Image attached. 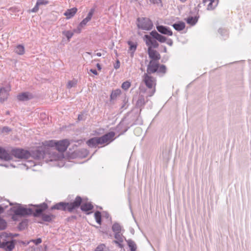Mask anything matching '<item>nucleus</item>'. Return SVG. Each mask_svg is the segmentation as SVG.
<instances>
[{"instance_id": "f257e3e1", "label": "nucleus", "mask_w": 251, "mask_h": 251, "mask_svg": "<svg viewBox=\"0 0 251 251\" xmlns=\"http://www.w3.org/2000/svg\"><path fill=\"white\" fill-rule=\"evenodd\" d=\"M13 156L20 159H27L30 156V153L21 149H14L11 151V154L4 149L0 147V158L5 161H9L13 158Z\"/></svg>"}, {"instance_id": "f03ea898", "label": "nucleus", "mask_w": 251, "mask_h": 251, "mask_svg": "<svg viewBox=\"0 0 251 251\" xmlns=\"http://www.w3.org/2000/svg\"><path fill=\"white\" fill-rule=\"evenodd\" d=\"M82 203V198L80 196H76L75 200L71 202H59L52 205L50 210H58L62 211H68L69 212H73L75 210L79 207Z\"/></svg>"}, {"instance_id": "7ed1b4c3", "label": "nucleus", "mask_w": 251, "mask_h": 251, "mask_svg": "<svg viewBox=\"0 0 251 251\" xmlns=\"http://www.w3.org/2000/svg\"><path fill=\"white\" fill-rule=\"evenodd\" d=\"M48 208V205L45 202L34 205L32 208L34 209L32 215L35 217L41 216L42 220L44 222H51L55 218V216L51 213H43Z\"/></svg>"}, {"instance_id": "20e7f679", "label": "nucleus", "mask_w": 251, "mask_h": 251, "mask_svg": "<svg viewBox=\"0 0 251 251\" xmlns=\"http://www.w3.org/2000/svg\"><path fill=\"white\" fill-rule=\"evenodd\" d=\"M34 209L31 208H24L19 205L18 206H13L10 209L12 213L11 219L14 221L18 220L19 216H25L31 215Z\"/></svg>"}, {"instance_id": "39448f33", "label": "nucleus", "mask_w": 251, "mask_h": 251, "mask_svg": "<svg viewBox=\"0 0 251 251\" xmlns=\"http://www.w3.org/2000/svg\"><path fill=\"white\" fill-rule=\"evenodd\" d=\"M12 237L5 232L0 234V248L6 251H12L15 247V240H11Z\"/></svg>"}, {"instance_id": "423d86ee", "label": "nucleus", "mask_w": 251, "mask_h": 251, "mask_svg": "<svg viewBox=\"0 0 251 251\" xmlns=\"http://www.w3.org/2000/svg\"><path fill=\"white\" fill-rule=\"evenodd\" d=\"M143 81L147 87L149 89L147 92L148 97H151L155 92L156 79L148 74H144Z\"/></svg>"}, {"instance_id": "0eeeda50", "label": "nucleus", "mask_w": 251, "mask_h": 251, "mask_svg": "<svg viewBox=\"0 0 251 251\" xmlns=\"http://www.w3.org/2000/svg\"><path fill=\"white\" fill-rule=\"evenodd\" d=\"M139 23L137 25L138 28L143 30H149L152 28L153 24L151 20L147 18H138Z\"/></svg>"}, {"instance_id": "6e6552de", "label": "nucleus", "mask_w": 251, "mask_h": 251, "mask_svg": "<svg viewBox=\"0 0 251 251\" xmlns=\"http://www.w3.org/2000/svg\"><path fill=\"white\" fill-rule=\"evenodd\" d=\"M115 133L113 131H110L103 136L100 137V145L103 144H108L114 140Z\"/></svg>"}, {"instance_id": "1a4fd4ad", "label": "nucleus", "mask_w": 251, "mask_h": 251, "mask_svg": "<svg viewBox=\"0 0 251 251\" xmlns=\"http://www.w3.org/2000/svg\"><path fill=\"white\" fill-rule=\"evenodd\" d=\"M69 144V141L67 139L57 141L56 149L59 152H63L67 150Z\"/></svg>"}, {"instance_id": "9d476101", "label": "nucleus", "mask_w": 251, "mask_h": 251, "mask_svg": "<svg viewBox=\"0 0 251 251\" xmlns=\"http://www.w3.org/2000/svg\"><path fill=\"white\" fill-rule=\"evenodd\" d=\"M158 61L151 60L147 66L146 74L150 75L156 72L158 69Z\"/></svg>"}, {"instance_id": "9b49d317", "label": "nucleus", "mask_w": 251, "mask_h": 251, "mask_svg": "<svg viewBox=\"0 0 251 251\" xmlns=\"http://www.w3.org/2000/svg\"><path fill=\"white\" fill-rule=\"evenodd\" d=\"M145 38L146 39V45L149 47H151L152 48H157L159 46V44L157 40L153 38L150 34L145 35Z\"/></svg>"}, {"instance_id": "f8f14e48", "label": "nucleus", "mask_w": 251, "mask_h": 251, "mask_svg": "<svg viewBox=\"0 0 251 251\" xmlns=\"http://www.w3.org/2000/svg\"><path fill=\"white\" fill-rule=\"evenodd\" d=\"M10 90L11 89L9 86L0 88V101L1 102H3L7 99L9 95L8 93Z\"/></svg>"}, {"instance_id": "ddd939ff", "label": "nucleus", "mask_w": 251, "mask_h": 251, "mask_svg": "<svg viewBox=\"0 0 251 251\" xmlns=\"http://www.w3.org/2000/svg\"><path fill=\"white\" fill-rule=\"evenodd\" d=\"M148 53L149 57L151 59V60L158 61L160 59V54L156 50L151 49V47H149L148 48Z\"/></svg>"}, {"instance_id": "4468645a", "label": "nucleus", "mask_w": 251, "mask_h": 251, "mask_svg": "<svg viewBox=\"0 0 251 251\" xmlns=\"http://www.w3.org/2000/svg\"><path fill=\"white\" fill-rule=\"evenodd\" d=\"M156 29L161 34L168 36H172L173 32L169 27L164 25H157Z\"/></svg>"}, {"instance_id": "2eb2a0df", "label": "nucleus", "mask_w": 251, "mask_h": 251, "mask_svg": "<svg viewBox=\"0 0 251 251\" xmlns=\"http://www.w3.org/2000/svg\"><path fill=\"white\" fill-rule=\"evenodd\" d=\"M150 35L160 43H164L167 41V38L160 34L156 30H153L150 32Z\"/></svg>"}, {"instance_id": "dca6fc26", "label": "nucleus", "mask_w": 251, "mask_h": 251, "mask_svg": "<svg viewBox=\"0 0 251 251\" xmlns=\"http://www.w3.org/2000/svg\"><path fill=\"white\" fill-rule=\"evenodd\" d=\"M45 155V152L43 151H41L40 150H36L32 151L31 153H30V156L36 160H40L42 158H44Z\"/></svg>"}, {"instance_id": "f3484780", "label": "nucleus", "mask_w": 251, "mask_h": 251, "mask_svg": "<svg viewBox=\"0 0 251 251\" xmlns=\"http://www.w3.org/2000/svg\"><path fill=\"white\" fill-rule=\"evenodd\" d=\"M94 12V9H91L89 12L88 13L87 17L80 22L78 25H79L80 27L83 28L87 24V23L89 21H90L93 15Z\"/></svg>"}, {"instance_id": "a211bd4d", "label": "nucleus", "mask_w": 251, "mask_h": 251, "mask_svg": "<svg viewBox=\"0 0 251 251\" xmlns=\"http://www.w3.org/2000/svg\"><path fill=\"white\" fill-rule=\"evenodd\" d=\"M80 209L83 212H87L90 210H91L93 209L94 206L91 202H83L82 201V203L80 205Z\"/></svg>"}, {"instance_id": "6ab92c4d", "label": "nucleus", "mask_w": 251, "mask_h": 251, "mask_svg": "<svg viewBox=\"0 0 251 251\" xmlns=\"http://www.w3.org/2000/svg\"><path fill=\"white\" fill-rule=\"evenodd\" d=\"M17 98L20 101H26L32 99V96L29 93L25 92L18 95Z\"/></svg>"}, {"instance_id": "aec40b11", "label": "nucleus", "mask_w": 251, "mask_h": 251, "mask_svg": "<svg viewBox=\"0 0 251 251\" xmlns=\"http://www.w3.org/2000/svg\"><path fill=\"white\" fill-rule=\"evenodd\" d=\"M100 139L98 137H93L87 141V144L90 147H96L97 145L99 144L100 145Z\"/></svg>"}, {"instance_id": "412c9836", "label": "nucleus", "mask_w": 251, "mask_h": 251, "mask_svg": "<svg viewBox=\"0 0 251 251\" xmlns=\"http://www.w3.org/2000/svg\"><path fill=\"white\" fill-rule=\"evenodd\" d=\"M48 0H37L34 7L31 10L32 12H36L39 10V7L40 5H46L48 3Z\"/></svg>"}, {"instance_id": "4be33fe9", "label": "nucleus", "mask_w": 251, "mask_h": 251, "mask_svg": "<svg viewBox=\"0 0 251 251\" xmlns=\"http://www.w3.org/2000/svg\"><path fill=\"white\" fill-rule=\"evenodd\" d=\"M148 100H146L145 97L143 95H139L138 99L136 102V105L138 108L143 107Z\"/></svg>"}, {"instance_id": "5701e85b", "label": "nucleus", "mask_w": 251, "mask_h": 251, "mask_svg": "<svg viewBox=\"0 0 251 251\" xmlns=\"http://www.w3.org/2000/svg\"><path fill=\"white\" fill-rule=\"evenodd\" d=\"M173 26L176 30L180 31L185 28V24L184 22L180 21L173 24Z\"/></svg>"}, {"instance_id": "b1692460", "label": "nucleus", "mask_w": 251, "mask_h": 251, "mask_svg": "<svg viewBox=\"0 0 251 251\" xmlns=\"http://www.w3.org/2000/svg\"><path fill=\"white\" fill-rule=\"evenodd\" d=\"M77 12V8L74 7L70 9H68L64 13V15L67 17V19H70L73 17Z\"/></svg>"}, {"instance_id": "393cba45", "label": "nucleus", "mask_w": 251, "mask_h": 251, "mask_svg": "<svg viewBox=\"0 0 251 251\" xmlns=\"http://www.w3.org/2000/svg\"><path fill=\"white\" fill-rule=\"evenodd\" d=\"M210 1L207 8L208 10H213L216 7L218 4L219 0H210Z\"/></svg>"}, {"instance_id": "a878e982", "label": "nucleus", "mask_w": 251, "mask_h": 251, "mask_svg": "<svg viewBox=\"0 0 251 251\" xmlns=\"http://www.w3.org/2000/svg\"><path fill=\"white\" fill-rule=\"evenodd\" d=\"M112 229L114 233H121L122 230L121 226L119 224L115 223L113 225Z\"/></svg>"}, {"instance_id": "bb28decb", "label": "nucleus", "mask_w": 251, "mask_h": 251, "mask_svg": "<svg viewBox=\"0 0 251 251\" xmlns=\"http://www.w3.org/2000/svg\"><path fill=\"white\" fill-rule=\"evenodd\" d=\"M14 50L16 53L23 55L25 53V48L23 46L19 45L16 47Z\"/></svg>"}, {"instance_id": "cd10ccee", "label": "nucleus", "mask_w": 251, "mask_h": 251, "mask_svg": "<svg viewBox=\"0 0 251 251\" xmlns=\"http://www.w3.org/2000/svg\"><path fill=\"white\" fill-rule=\"evenodd\" d=\"M128 45L129 46V50L131 51V55L133 56L134 52L136 50L137 48V45L134 44L132 41H128Z\"/></svg>"}, {"instance_id": "c85d7f7f", "label": "nucleus", "mask_w": 251, "mask_h": 251, "mask_svg": "<svg viewBox=\"0 0 251 251\" xmlns=\"http://www.w3.org/2000/svg\"><path fill=\"white\" fill-rule=\"evenodd\" d=\"M121 90L119 89L113 91L110 95V99L111 100H115L121 94Z\"/></svg>"}, {"instance_id": "c756f323", "label": "nucleus", "mask_w": 251, "mask_h": 251, "mask_svg": "<svg viewBox=\"0 0 251 251\" xmlns=\"http://www.w3.org/2000/svg\"><path fill=\"white\" fill-rule=\"evenodd\" d=\"M127 242V245L128 247L130 248V251H136L137 249V246L135 242L131 240H128Z\"/></svg>"}, {"instance_id": "7c9ffc66", "label": "nucleus", "mask_w": 251, "mask_h": 251, "mask_svg": "<svg viewBox=\"0 0 251 251\" xmlns=\"http://www.w3.org/2000/svg\"><path fill=\"white\" fill-rule=\"evenodd\" d=\"M57 141L55 140H50L45 141L44 143V145L45 146H48L50 147H55L56 148Z\"/></svg>"}, {"instance_id": "2f4dec72", "label": "nucleus", "mask_w": 251, "mask_h": 251, "mask_svg": "<svg viewBox=\"0 0 251 251\" xmlns=\"http://www.w3.org/2000/svg\"><path fill=\"white\" fill-rule=\"evenodd\" d=\"M95 218L97 223L100 225L101 223V213L97 211L95 213Z\"/></svg>"}, {"instance_id": "473e14b6", "label": "nucleus", "mask_w": 251, "mask_h": 251, "mask_svg": "<svg viewBox=\"0 0 251 251\" xmlns=\"http://www.w3.org/2000/svg\"><path fill=\"white\" fill-rule=\"evenodd\" d=\"M197 21L198 20L196 18V17H189L186 20L187 23L192 25H195L196 23L197 22Z\"/></svg>"}, {"instance_id": "72a5a7b5", "label": "nucleus", "mask_w": 251, "mask_h": 251, "mask_svg": "<svg viewBox=\"0 0 251 251\" xmlns=\"http://www.w3.org/2000/svg\"><path fill=\"white\" fill-rule=\"evenodd\" d=\"M62 34L65 36L69 41L74 35V32L69 30L63 31Z\"/></svg>"}, {"instance_id": "f704fd0d", "label": "nucleus", "mask_w": 251, "mask_h": 251, "mask_svg": "<svg viewBox=\"0 0 251 251\" xmlns=\"http://www.w3.org/2000/svg\"><path fill=\"white\" fill-rule=\"evenodd\" d=\"M166 72V67L164 65H158V69L156 72L158 73H161L164 74Z\"/></svg>"}, {"instance_id": "c9c22d12", "label": "nucleus", "mask_w": 251, "mask_h": 251, "mask_svg": "<svg viewBox=\"0 0 251 251\" xmlns=\"http://www.w3.org/2000/svg\"><path fill=\"white\" fill-rule=\"evenodd\" d=\"M7 226L6 221L0 217V230L4 229Z\"/></svg>"}, {"instance_id": "e433bc0d", "label": "nucleus", "mask_w": 251, "mask_h": 251, "mask_svg": "<svg viewBox=\"0 0 251 251\" xmlns=\"http://www.w3.org/2000/svg\"><path fill=\"white\" fill-rule=\"evenodd\" d=\"M131 83L128 81L124 82L122 85V88L125 90H127L130 87Z\"/></svg>"}, {"instance_id": "4c0bfd02", "label": "nucleus", "mask_w": 251, "mask_h": 251, "mask_svg": "<svg viewBox=\"0 0 251 251\" xmlns=\"http://www.w3.org/2000/svg\"><path fill=\"white\" fill-rule=\"evenodd\" d=\"M124 242V239L120 240V241L119 240H113V243L116 244L117 246L121 249H122L124 248V246L122 244V243Z\"/></svg>"}, {"instance_id": "58836bf2", "label": "nucleus", "mask_w": 251, "mask_h": 251, "mask_svg": "<svg viewBox=\"0 0 251 251\" xmlns=\"http://www.w3.org/2000/svg\"><path fill=\"white\" fill-rule=\"evenodd\" d=\"M114 238L115 239V240H119L120 241V240L124 238V236L121 233H114Z\"/></svg>"}, {"instance_id": "ea45409f", "label": "nucleus", "mask_w": 251, "mask_h": 251, "mask_svg": "<svg viewBox=\"0 0 251 251\" xmlns=\"http://www.w3.org/2000/svg\"><path fill=\"white\" fill-rule=\"evenodd\" d=\"M76 85V82L75 81H69L67 84V88H71L72 87H75Z\"/></svg>"}, {"instance_id": "a19ab883", "label": "nucleus", "mask_w": 251, "mask_h": 251, "mask_svg": "<svg viewBox=\"0 0 251 251\" xmlns=\"http://www.w3.org/2000/svg\"><path fill=\"white\" fill-rule=\"evenodd\" d=\"M27 222L26 221H23L19 225L18 227L20 230H23L25 228Z\"/></svg>"}, {"instance_id": "79ce46f5", "label": "nucleus", "mask_w": 251, "mask_h": 251, "mask_svg": "<svg viewBox=\"0 0 251 251\" xmlns=\"http://www.w3.org/2000/svg\"><path fill=\"white\" fill-rule=\"evenodd\" d=\"M105 247V246L104 244H100L96 248L95 251H103Z\"/></svg>"}, {"instance_id": "37998d69", "label": "nucleus", "mask_w": 251, "mask_h": 251, "mask_svg": "<svg viewBox=\"0 0 251 251\" xmlns=\"http://www.w3.org/2000/svg\"><path fill=\"white\" fill-rule=\"evenodd\" d=\"M82 28L81 27H80L79 25H78L76 29H74V30H73L74 33H80V32L82 30Z\"/></svg>"}, {"instance_id": "c03bdc74", "label": "nucleus", "mask_w": 251, "mask_h": 251, "mask_svg": "<svg viewBox=\"0 0 251 251\" xmlns=\"http://www.w3.org/2000/svg\"><path fill=\"white\" fill-rule=\"evenodd\" d=\"M150 2L154 4H158L161 3V0H149Z\"/></svg>"}, {"instance_id": "a18cd8bd", "label": "nucleus", "mask_w": 251, "mask_h": 251, "mask_svg": "<svg viewBox=\"0 0 251 251\" xmlns=\"http://www.w3.org/2000/svg\"><path fill=\"white\" fill-rule=\"evenodd\" d=\"M165 42H166V43L170 46H172L173 44V41L171 39H167V41Z\"/></svg>"}, {"instance_id": "49530a36", "label": "nucleus", "mask_w": 251, "mask_h": 251, "mask_svg": "<svg viewBox=\"0 0 251 251\" xmlns=\"http://www.w3.org/2000/svg\"><path fill=\"white\" fill-rule=\"evenodd\" d=\"M33 242L36 245H38V244H40L42 242V240H41V238H38V239H37L36 240H33Z\"/></svg>"}, {"instance_id": "de8ad7c7", "label": "nucleus", "mask_w": 251, "mask_h": 251, "mask_svg": "<svg viewBox=\"0 0 251 251\" xmlns=\"http://www.w3.org/2000/svg\"><path fill=\"white\" fill-rule=\"evenodd\" d=\"M218 32L221 35H223L224 33H225L226 32V30L224 29L220 28L218 30Z\"/></svg>"}, {"instance_id": "09e8293b", "label": "nucleus", "mask_w": 251, "mask_h": 251, "mask_svg": "<svg viewBox=\"0 0 251 251\" xmlns=\"http://www.w3.org/2000/svg\"><path fill=\"white\" fill-rule=\"evenodd\" d=\"M120 61L119 60H117L116 61V64L114 65V68L116 69H118L119 67H120Z\"/></svg>"}, {"instance_id": "8fccbe9b", "label": "nucleus", "mask_w": 251, "mask_h": 251, "mask_svg": "<svg viewBox=\"0 0 251 251\" xmlns=\"http://www.w3.org/2000/svg\"><path fill=\"white\" fill-rule=\"evenodd\" d=\"M83 119H84V118H83V114L78 115V120L79 121H82Z\"/></svg>"}, {"instance_id": "3c124183", "label": "nucleus", "mask_w": 251, "mask_h": 251, "mask_svg": "<svg viewBox=\"0 0 251 251\" xmlns=\"http://www.w3.org/2000/svg\"><path fill=\"white\" fill-rule=\"evenodd\" d=\"M60 157V155H58L57 154V156H55L54 157H53L52 158L50 159V161H52L53 160H56V159H59Z\"/></svg>"}, {"instance_id": "603ef678", "label": "nucleus", "mask_w": 251, "mask_h": 251, "mask_svg": "<svg viewBox=\"0 0 251 251\" xmlns=\"http://www.w3.org/2000/svg\"><path fill=\"white\" fill-rule=\"evenodd\" d=\"M90 72H92L93 74H94L95 75H98V72H97V70L95 69H91Z\"/></svg>"}, {"instance_id": "864d4df0", "label": "nucleus", "mask_w": 251, "mask_h": 251, "mask_svg": "<svg viewBox=\"0 0 251 251\" xmlns=\"http://www.w3.org/2000/svg\"><path fill=\"white\" fill-rule=\"evenodd\" d=\"M27 163L30 164V166H35V163L31 161H28Z\"/></svg>"}, {"instance_id": "5fc2aeb1", "label": "nucleus", "mask_w": 251, "mask_h": 251, "mask_svg": "<svg viewBox=\"0 0 251 251\" xmlns=\"http://www.w3.org/2000/svg\"><path fill=\"white\" fill-rule=\"evenodd\" d=\"M4 208L0 205V213H2L4 211Z\"/></svg>"}, {"instance_id": "6e6d98bb", "label": "nucleus", "mask_w": 251, "mask_h": 251, "mask_svg": "<svg viewBox=\"0 0 251 251\" xmlns=\"http://www.w3.org/2000/svg\"><path fill=\"white\" fill-rule=\"evenodd\" d=\"M97 67L98 68V69L99 70H100L101 68V66H100V65L99 63H98L97 64Z\"/></svg>"}, {"instance_id": "4d7b16f0", "label": "nucleus", "mask_w": 251, "mask_h": 251, "mask_svg": "<svg viewBox=\"0 0 251 251\" xmlns=\"http://www.w3.org/2000/svg\"><path fill=\"white\" fill-rule=\"evenodd\" d=\"M3 130L5 131H9V130L8 129V128L7 127H3Z\"/></svg>"}, {"instance_id": "13d9d810", "label": "nucleus", "mask_w": 251, "mask_h": 251, "mask_svg": "<svg viewBox=\"0 0 251 251\" xmlns=\"http://www.w3.org/2000/svg\"><path fill=\"white\" fill-rule=\"evenodd\" d=\"M96 54L98 56H101L102 55V54L101 53H100V52H98Z\"/></svg>"}, {"instance_id": "bf43d9fd", "label": "nucleus", "mask_w": 251, "mask_h": 251, "mask_svg": "<svg viewBox=\"0 0 251 251\" xmlns=\"http://www.w3.org/2000/svg\"><path fill=\"white\" fill-rule=\"evenodd\" d=\"M163 51L164 52H167V48L165 46L164 47Z\"/></svg>"}, {"instance_id": "052dcab7", "label": "nucleus", "mask_w": 251, "mask_h": 251, "mask_svg": "<svg viewBox=\"0 0 251 251\" xmlns=\"http://www.w3.org/2000/svg\"><path fill=\"white\" fill-rule=\"evenodd\" d=\"M9 235L10 236H11V237H12V238H13V237H16V236H18V234H15L14 235H13V236H12V234H9Z\"/></svg>"}, {"instance_id": "680f3d73", "label": "nucleus", "mask_w": 251, "mask_h": 251, "mask_svg": "<svg viewBox=\"0 0 251 251\" xmlns=\"http://www.w3.org/2000/svg\"><path fill=\"white\" fill-rule=\"evenodd\" d=\"M208 1H210V0H202V2L203 3H206Z\"/></svg>"}, {"instance_id": "e2e57ef3", "label": "nucleus", "mask_w": 251, "mask_h": 251, "mask_svg": "<svg viewBox=\"0 0 251 251\" xmlns=\"http://www.w3.org/2000/svg\"><path fill=\"white\" fill-rule=\"evenodd\" d=\"M141 130V128L140 127H138V128H136L135 129V131H140Z\"/></svg>"}, {"instance_id": "0e129e2a", "label": "nucleus", "mask_w": 251, "mask_h": 251, "mask_svg": "<svg viewBox=\"0 0 251 251\" xmlns=\"http://www.w3.org/2000/svg\"><path fill=\"white\" fill-rule=\"evenodd\" d=\"M6 114H9V111H7V112H6Z\"/></svg>"}]
</instances>
